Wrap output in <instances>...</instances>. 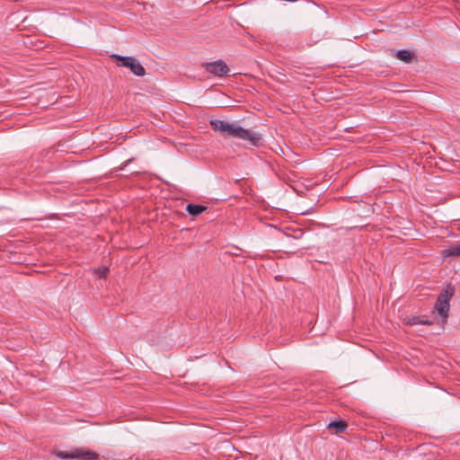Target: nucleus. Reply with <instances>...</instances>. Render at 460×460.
Masks as SVG:
<instances>
[{
  "label": "nucleus",
  "instance_id": "obj_1",
  "mask_svg": "<svg viewBox=\"0 0 460 460\" xmlns=\"http://www.w3.org/2000/svg\"><path fill=\"white\" fill-rule=\"evenodd\" d=\"M209 124L213 130L220 132L225 137H235L247 141L252 146H259L261 134L243 128L237 123H231L226 120L211 119Z\"/></svg>",
  "mask_w": 460,
  "mask_h": 460
},
{
  "label": "nucleus",
  "instance_id": "obj_2",
  "mask_svg": "<svg viewBox=\"0 0 460 460\" xmlns=\"http://www.w3.org/2000/svg\"><path fill=\"white\" fill-rule=\"evenodd\" d=\"M454 295V288H447L445 289L438 297L436 304H435V309L438 313V314L446 319L448 316V311H449V301Z\"/></svg>",
  "mask_w": 460,
  "mask_h": 460
},
{
  "label": "nucleus",
  "instance_id": "obj_3",
  "mask_svg": "<svg viewBox=\"0 0 460 460\" xmlns=\"http://www.w3.org/2000/svg\"><path fill=\"white\" fill-rule=\"evenodd\" d=\"M113 58L120 61V66L128 67L130 71L137 75V76H143L146 74V70L144 66L140 64V62L132 57H122L119 55H112Z\"/></svg>",
  "mask_w": 460,
  "mask_h": 460
},
{
  "label": "nucleus",
  "instance_id": "obj_4",
  "mask_svg": "<svg viewBox=\"0 0 460 460\" xmlns=\"http://www.w3.org/2000/svg\"><path fill=\"white\" fill-rule=\"evenodd\" d=\"M58 456L62 459H82V460H97L99 456L97 453L90 450L75 448L70 452H59Z\"/></svg>",
  "mask_w": 460,
  "mask_h": 460
},
{
  "label": "nucleus",
  "instance_id": "obj_5",
  "mask_svg": "<svg viewBox=\"0 0 460 460\" xmlns=\"http://www.w3.org/2000/svg\"><path fill=\"white\" fill-rule=\"evenodd\" d=\"M202 66L206 69L207 72L214 75L215 76L223 77L227 75L229 73V67L221 59L214 62L204 63L202 64Z\"/></svg>",
  "mask_w": 460,
  "mask_h": 460
},
{
  "label": "nucleus",
  "instance_id": "obj_6",
  "mask_svg": "<svg viewBox=\"0 0 460 460\" xmlns=\"http://www.w3.org/2000/svg\"><path fill=\"white\" fill-rule=\"evenodd\" d=\"M442 256L444 258L452 257V256L460 257V243L443 250Z\"/></svg>",
  "mask_w": 460,
  "mask_h": 460
},
{
  "label": "nucleus",
  "instance_id": "obj_7",
  "mask_svg": "<svg viewBox=\"0 0 460 460\" xmlns=\"http://www.w3.org/2000/svg\"><path fill=\"white\" fill-rule=\"evenodd\" d=\"M207 209L206 207L204 206H201V205H197V204H188L187 207H186V211L191 215V216H199V214H201L202 212H204L205 210Z\"/></svg>",
  "mask_w": 460,
  "mask_h": 460
},
{
  "label": "nucleus",
  "instance_id": "obj_8",
  "mask_svg": "<svg viewBox=\"0 0 460 460\" xmlns=\"http://www.w3.org/2000/svg\"><path fill=\"white\" fill-rule=\"evenodd\" d=\"M347 423L343 420L330 422L327 426L328 429H333L336 434L343 433L347 429Z\"/></svg>",
  "mask_w": 460,
  "mask_h": 460
},
{
  "label": "nucleus",
  "instance_id": "obj_9",
  "mask_svg": "<svg viewBox=\"0 0 460 460\" xmlns=\"http://www.w3.org/2000/svg\"><path fill=\"white\" fill-rule=\"evenodd\" d=\"M412 53L405 49H400L396 52V58L403 62L409 63L412 59Z\"/></svg>",
  "mask_w": 460,
  "mask_h": 460
},
{
  "label": "nucleus",
  "instance_id": "obj_10",
  "mask_svg": "<svg viewBox=\"0 0 460 460\" xmlns=\"http://www.w3.org/2000/svg\"><path fill=\"white\" fill-rule=\"evenodd\" d=\"M407 323L410 325H415V324L430 325L432 323L429 321L420 320V317H418V316H411L408 319Z\"/></svg>",
  "mask_w": 460,
  "mask_h": 460
},
{
  "label": "nucleus",
  "instance_id": "obj_11",
  "mask_svg": "<svg viewBox=\"0 0 460 460\" xmlns=\"http://www.w3.org/2000/svg\"><path fill=\"white\" fill-rule=\"evenodd\" d=\"M109 269L107 267L95 270V274L98 275L99 278H105L108 274Z\"/></svg>",
  "mask_w": 460,
  "mask_h": 460
}]
</instances>
